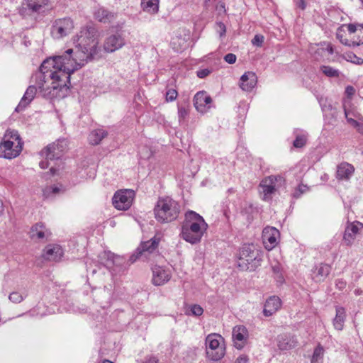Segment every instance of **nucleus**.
Instances as JSON below:
<instances>
[{
    "label": "nucleus",
    "mask_w": 363,
    "mask_h": 363,
    "mask_svg": "<svg viewBox=\"0 0 363 363\" xmlns=\"http://www.w3.org/2000/svg\"><path fill=\"white\" fill-rule=\"evenodd\" d=\"M236 55L233 53H228L224 56V60L228 64H234L236 62Z\"/></svg>",
    "instance_id": "nucleus-46"
},
{
    "label": "nucleus",
    "mask_w": 363,
    "mask_h": 363,
    "mask_svg": "<svg viewBox=\"0 0 363 363\" xmlns=\"http://www.w3.org/2000/svg\"><path fill=\"white\" fill-rule=\"evenodd\" d=\"M248 336V330L245 326H235L233 329V339L235 347L238 350H242L247 342Z\"/></svg>",
    "instance_id": "nucleus-16"
},
{
    "label": "nucleus",
    "mask_w": 363,
    "mask_h": 363,
    "mask_svg": "<svg viewBox=\"0 0 363 363\" xmlns=\"http://www.w3.org/2000/svg\"><path fill=\"white\" fill-rule=\"evenodd\" d=\"M347 30L350 33H357V40H352V47L363 45V24L350 23L347 24Z\"/></svg>",
    "instance_id": "nucleus-29"
},
{
    "label": "nucleus",
    "mask_w": 363,
    "mask_h": 363,
    "mask_svg": "<svg viewBox=\"0 0 363 363\" xmlns=\"http://www.w3.org/2000/svg\"><path fill=\"white\" fill-rule=\"evenodd\" d=\"M320 70L325 75L329 77H337L340 75L338 69H334L330 66L323 65L320 67Z\"/></svg>",
    "instance_id": "nucleus-38"
},
{
    "label": "nucleus",
    "mask_w": 363,
    "mask_h": 363,
    "mask_svg": "<svg viewBox=\"0 0 363 363\" xmlns=\"http://www.w3.org/2000/svg\"><path fill=\"white\" fill-rule=\"evenodd\" d=\"M9 298L11 302L14 303H19L23 300V296L17 291L11 293Z\"/></svg>",
    "instance_id": "nucleus-42"
},
{
    "label": "nucleus",
    "mask_w": 363,
    "mask_h": 363,
    "mask_svg": "<svg viewBox=\"0 0 363 363\" xmlns=\"http://www.w3.org/2000/svg\"><path fill=\"white\" fill-rule=\"evenodd\" d=\"M335 286L338 289L342 290L346 286V281L342 279H338L335 281Z\"/></svg>",
    "instance_id": "nucleus-48"
},
{
    "label": "nucleus",
    "mask_w": 363,
    "mask_h": 363,
    "mask_svg": "<svg viewBox=\"0 0 363 363\" xmlns=\"http://www.w3.org/2000/svg\"><path fill=\"white\" fill-rule=\"evenodd\" d=\"M345 59L356 65H362L363 59L357 57L355 54L352 52L346 53Z\"/></svg>",
    "instance_id": "nucleus-39"
},
{
    "label": "nucleus",
    "mask_w": 363,
    "mask_h": 363,
    "mask_svg": "<svg viewBox=\"0 0 363 363\" xmlns=\"http://www.w3.org/2000/svg\"><path fill=\"white\" fill-rule=\"evenodd\" d=\"M212 102V99L205 91L197 92L194 97V105L196 109L201 113L206 111L207 107Z\"/></svg>",
    "instance_id": "nucleus-18"
},
{
    "label": "nucleus",
    "mask_w": 363,
    "mask_h": 363,
    "mask_svg": "<svg viewBox=\"0 0 363 363\" xmlns=\"http://www.w3.org/2000/svg\"><path fill=\"white\" fill-rule=\"evenodd\" d=\"M160 241V238L154 236L149 240L142 242L138 247L136 253L130 257V260L134 262L146 253H152L157 248Z\"/></svg>",
    "instance_id": "nucleus-13"
},
{
    "label": "nucleus",
    "mask_w": 363,
    "mask_h": 363,
    "mask_svg": "<svg viewBox=\"0 0 363 363\" xmlns=\"http://www.w3.org/2000/svg\"><path fill=\"white\" fill-rule=\"evenodd\" d=\"M179 118L181 119H184L185 117L188 115V111L184 107H179L178 109Z\"/></svg>",
    "instance_id": "nucleus-49"
},
{
    "label": "nucleus",
    "mask_w": 363,
    "mask_h": 363,
    "mask_svg": "<svg viewBox=\"0 0 363 363\" xmlns=\"http://www.w3.org/2000/svg\"><path fill=\"white\" fill-rule=\"evenodd\" d=\"M308 189V187L304 184H300L294 190L293 193V197L298 199L299 198L303 193L306 192Z\"/></svg>",
    "instance_id": "nucleus-40"
},
{
    "label": "nucleus",
    "mask_w": 363,
    "mask_h": 363,
    "mask_svg": "<svg viewBox=\"0 0 363 363\" xmlns=\"http://www.w3.org/2000/svg\"><path fill=\"white\" fill-rule=\"evenodd\" d=\"M63 255L62 247L58 245H49L45 249L44 258L48 260L58 261Z\"/></svg>",
    "instance_id": "nucleus-28"
},
{
    "label": "nucleus",
    "mask_w": 363,
    "mask_h": 363,
    "mask_svg": "<svg viewBox=\"0 0 363 363\" xmlns=\"http://www.w3.org/2000/svg\"><path fill=\"white\" fill-rule=\"evenodd\" d=\"M354 172V167L352 164L342 162L337 166L336 178L338 180L348 181Z\"/></svg>",
    "instance_id": "nucleus-24"
},
{
    "label": "nucleus",
    "mask_w": 363,
    "mask_h": 363,
    "mask_svg": "<svg viewBox=\"0 0 363 363\" xmlns=\"http://www.w3.org/2000/svg\"><path fill=\"white\" fill-rule=\"evenodd\" d=\"M218 26L219 27V29H220V31H219L220 36L222 37L225 34L226 27H225V24L222 22L218 23Z\"/></svg>",
    "instance_id": "nucleus-52"
},
{
    "label": "nucleus",
    "mask_w": 363,
    "mask_h": 363,
    "mask_svg": "<svg viewBox=\"0 0 363 363\" xmlns=\"http://www.w3.org/2000/svg\"><path fill=\"white\" fill-rule=\"evenodd\" d=\"M143 10L150 14L157 13L159 11V0H141Z\"/></svg>",
    "instance_id": "nucleus-32"
},
{
    "label": "nucleus",
    "mask_w": 363,
    "mask_h": 363,
    "mask_svg": "<svg viewBox=\"0 0 363 363\" xmlns=\"http://www.w3.org/2000/svg\"><path fill=\"white\" fill-rule=\"evenodd\" d=\"M54 146L57 149V151L55 152V157H61L63 152L67 150L68 147L67 141L65 139H59L57 141L54 142Z\"/></svg>",
    "instance_id": "nucleus-36"
},
{
    "label": "nucleus",
    "mask_w": 363,
    "mask_h": 363,
    "mask_svg": "<svg viewBox=\"0 0 363 363\" xmlns=\"http://www.w3.org/2000/svg\"><path fill=\"white\" fill-rule=\"evenodd\" d=\"M345 310L343 307H336V315L333 319L334 328L337 330H342L345 320Z\"/></svg>",
    "instance_id": "nucleus-30"
},
{
    "label": "nucleus",
    "mask_w": 363,
    "mask_h": 363,
    "mask_svg": "<svg viewBox=\"0 0 363 363\" xmlns=\"http://www.w3.org/2000/svg\"><path fill=\"white\" fill-rule=\"evenodd\" d=\"M211 73L208 69H202L196 72V75L199 78L203 79L207 77Z\"/></svg>",
    "instance_id": "nucleus-47"
},
{
    "label": "nucleus",
    "mask_w": 363,
    "mask_h": 363,
    "mask_svg": "<svg viewBox=\"0 0 363 363\" xmlns=\"http://www.w3.org/2000/svg\"><path fill=\"white\" fill-rule=\"evenodd\" d=\"M45 160H42L39 163V166H40V167L41 169H46L50 164L49 161H51V160H47L45 157Z\"/></svg>",
    "instance_id": "nucleus-53"
},
{
    "label": "nucleus",
    "mask_w": 363,
    "mask_h": 363,
    "mask_svg": "<svg viewBox=\"0 0 363 363\" xmlns=\"http://www.w3.org/2000/svg\"><path fill=\"white\" fill-rule=\"evenodd\" d=\"M346 93L348 95H353L354 94V89L352 86H347Z\"/></svg>",
    "instance_id": "nucleus-57"
},
{
    "label": "nucleus",
    "mask_w": 363,
    "mask_h": 363,
    "mask_svg": "<svg viewBox=\"0 0 363 363\" xmlns=\"http://www.w3.org/2000/svg\"><path fill=\"white\" fill-rule=\"evenodd\" d=\"M324 354V349L320 344L315 348L313 354L311 357V363H318L319 360L323 359Z\"/></svg>",
    "instance_id": "nucleus-37"
},
{
    "label": "nucleus",
    "mask_w": 363,
    "mask_h": 363,
    "mask_svg": "<svg viewBox=\"0 0 363 363\" xmlns=\"http://www.w3.org/2000/svg\"><path fill=\"white\" fill-rule=\"evenodd\" d=\"M101 262L112 273L117 274L123 270L125 259L110 251H104L99 255Z\"/></svg>",
    "instance_id": "nucleus-10"
},
{
    "label": "nucleus",
    "mask_w": 363,
    "mask_h": 363,
    "mask_svg": "<svg viewBox=\"0 0 363 363\" xmlns=\"http://www.w3.org/2000/svg\"><path fill=\"white\" fill-rule=\"evenodd\" d=\"M144 363H158V359L155 357H149L146 358Z\"/></svg>",
    "instance_id": "nucleus-56"
},
{
    "label": "nucleus",
    "mask_w": 363,
    "mask_h": 363,
    "mask_svg": "<svg viewBox=\"0 0 363 363\" xmlns=\"http://www.w3.org/2000/svg\"><path fill=\"white\" fill-rule=\"evenodd\" d=\"M272 268L273 272L274 274H277L279 279V280L282 279L283 277L280 274V266H279V264H275V265L272 266Z\"/></svg>",
    "instance_id": "nucleus-50"
},
{
    "label": "nucleus",
    "mask_w": 363,
    "mask_h": 363,
    "mask_svg": "<svg viewBox=\"0 0 363 363\" xmlns=\"http://www.w3.org/2000/svg\"><path fill=\"white\" fill-rule=\"evenodd\" d=\"M74 28V23L71 18H64L56 20L51 29L53 38L60 39L71 33Z\"/></svg>",
    "instance_id": "nucleus-11"
},
{
    "label": "nucleus",
    "mask_w": 363,
    "mask_h": 363,
    "mask_svg": "<svg viewBox=\"0 0 363 363\" xmlns=\"http://www.w3.org/2000/svg\"><path fill=\"white\" fill-rule=\"evenodd\" d=\"M108 133L103 129H96L92 130L89 136V142L91 145H96L107 136Z\"/></svg>",
    "instance_id": "nucleus-33"
},
{
    "label": "nucleus",
    "mask_w": 363,
    "mask_h": 363,
    "mask_svg": "<svg viewBox=\"0 0 363 363\" xmlns=\"http://www.w3.org/2000/svg\"><path fill=\"white\" fill-rule=\"evenodd\" d=\"M248 362V357L246 355H240L238 359L235 360V363H247Z\"/></svg>",
    "instance_id": "nucleus-54"
},
{
    "label": "nucleus",
    "mask_w": 363,
    "mask_h": 363,
    "mask_svg": "<svg viewBox=\"0 0 363 363\" xmlns=\"http://www.w3.org/2000/svg\"><path fill=\"white\" fill-rule=\"evenodd\" d=\"M281 179L282 177L281 176H270L261 182L259 186L264 194V200H267L269 196L274 192L275 182L279 180L281 181Z\"/></svg>",
    "instance_id": "nucleus-20"
},
{
    "label": "nucleus",
    "mask_w": 363,
    "mask_h": 363,
    "mask_svg": "<svg viewBox=\"0 0 363 363\" xmlns=\"http://www.w3.org/2000/svg\"><path fill=\"white\" fill-rule=\"evenodd\" d=\"M50 235V231L46 228L45 225L42 223H38L33 225L30 231V237L33 240H47Z\"/></svg>",
    "instance_id": "nucleus-25"
},
{
    "label": "nucleus",
    "mask_w": 363,
    "mask_h": 363,
    "mask_svg": "<svg viewBox=\"0 0 363 363\" xmlns=\"http://www.w3.org/2000/svg\"><path fill=\"white\" fill-rule=\"evenodd\" d=\"M264 36L259 34L255 35L253 39L252 40V43L253 45L257 47H262L264 42Z\"/></svg>",
    "instance_id": "nucleus-45"
},
{
    "label": "nucleus",
    "mask_w": 363,
    "mask_h": 363,
    "mask_svg": "<svg viewBox=\"0 0 363 363\" xmlns=\"http://www.w3.org/2000/svg\"><path fill=\"white\" fill-rule=\"evenodd\" d=\"M345 27L347 28V25L342 24V26H340L337 28V31H336V38H337V39H338L340 40V42L342 44H343L346 46H348V47H352V40L350 41L349 40L344 38V33H345L344 28Z\"/></svg>",
    "instance_id": "nucleus-35"
},
{
    "label": "nucleus",
    "mask_w": 363,
    "mask_h": 363,
    "mask_svg": "<svg viewBox=\"0 0 363 363\" xmlns=\"http://www.w3.org/2000/svg\"><path fill=\"white\" fill-rule=\"evenodd\" d=\"M96 33L97 30L94 26H86L73 39L75 45L74 53L79 60L88 62L97 55L99 48Z\"/></svg>",
    "instance_id": "nucleus-3"
},
{
    "label": "nucleus",
    "mask_w": 363,
    "mask_h": 363,
    "mask_svg": "<svg viewBox=\"0 0 363 363\" xmlns=\"http://www.w3.org/2000/svg\"><path fill=\"white\" fill-rule=\"evenodd\" d=\"M281 307V300L278 296H273L267 299L263 313L266 317L271 316Z\"/></svg>",
    "instance_id": "nucleus-27"
},
{
    "label": "nucleus",
    "mask_w": 363,
    "mask_h": 363,
    "mask_svg": "<svg viewBox=\"0 0 363 363\" xmlns=\"http://www.w3.org/2000/svg\"><path fill=\"white\" fill-rule=\"evenodd\" d=\"M152 283L156 286H161L170 279V274L164 268L155 265L152 267Z\"/></svg>",
    "instance_id": "nucleus-21"
},
{
    "label": "nucleus",
    "mask_w": 363,
    "mask_h": 363,
    "mask_svg": "<svg viewBox=\"0 0 363 363\" xmlns=\"http://www.w3.org/2000/svg\"><path fill=\"white\" fill-rule=\"evenodd\" d=\"M177 96L178 93L177 90L170 89L166 92V101L168 102H172L177 99Z\"/></svg>",
    "instance_id": "nucleus-44"
},
{
    "label": "nucleus",
    "mask_w": 363,
    "mask_h": 363,
    "mask_svg": "<svg viewBox=\"0 0 363 363\" xmlns=\"http://www.w3.org/2000/svg\"><path fill=\"white\" fill-rule=\"evenodd\" d=\"M57 171H58V169H56L54 166H51L50 168V172L52 175L56 174Z\"/></svg>",
    "instance_id": "nucleus-58"
},
{
    "label": "nucleus",
    "mask_w": 363,
    "mask_h": 363,
    "mask_svg": "<svg viewBox=\"0 0 363 363\" xmlns=\"http://www.w3.org/2000/svg\"><path fill=\"white\" fill-rule=\"evenodd\" d=\"M279 231L274 227H267L263 230V242L265 248L267 250L273 249L278 244V238H279Z\"/></svg>",
    "instance_id": "nucleus-15"
},
{
    "label": "nucleus",
    "mask_w": 363,
    "mask_h": 363,
    "mask_svg": "<svg viewBox=\"0 0 363 363\" xmlns=\"http://www.w3.org/2000/svg\"><path fill=\"white\" fill-rule=\"evenodd\" d=\"M134 195L135 193L133 190L118 191L112 199L113 205L118 210H127L133 203Z\"/></svg>",
    "instance_id": "nucleus-12"
},
{
    "label": "nucleus",
    "mask_w": 363,
    "mask_h": 363,
    "mask_svg": "<svg viewBox=\"0 0 363 363\" xmlns=\"http://www.w3.org/2000/svg\"><path fill=\"white\" fill-rule=\"evenodd\" d=\"M0 150L3 153V157L6 159L15 158L20 154L22 150V143L16 130H6L0 144Z\"/></svg>",
    "instance_id": "nucleus-7"
},
{
    "label": "nucleus",
    "mask_w": 363,
    "mask_h": 363,
    "mask_svg": "<svg viewBox=\"0 0 363 363\" xmlns=\"http://www.w3.org/2000/svg\"><path fill=\"white\" fill-rule=\"evenodd\" d=\"M37 91L38 92V89L35 85H30L24 95L23 96L21 101L19 102L18 105L16 106L15 111L16 112H21L23 111L28 105L30 104V103L34 99Z\"/></svg>",
    "instance_id": "nucleus-22"
},
{
    "label": "nucleus",
    "mask_w": 363,
    "mask_h": 363,
    "mask_svg": "<svg viewBox=\"0 0 363 363\" xmlns=\"http://www.w3.org/2000/svg\"><path fill=\"white\" fill-rule=\"evenodd\" d=\"M211 1V0H205V4H206V6H208V4H209V2H210Z\"/></svg>",
    "instance_id": "nucleus-61"
},
{
    "label": "nucleus",
    "mask_w": 363,
    "mask_h": 363,
    "mask_svg": "<svg viewBox=\"0 0 363 363\" xmlns=\"http://www.w3.org/2000/svg\"><path fill=\"white\" fill-rule=\"evenodd\" d=\"M359 1L361 2L362 5L363 6V0H359Z\"/></svg>",
    "instance_id": "nucleus-63"
},
{
    "label": "nucleus",
    "mask_w": 363,
    "mask_h": 363,
    "mask_svg": "<svg viewBox=\"0 0 363 363\" xmlns=\"http://www.w3.org/2000/svg\"><path fill=\"white\" fill-rule=\"evenodd\" d=\"M50 189H52V192L53 194L58 193L60 191V189L57 186H52V187H50Z\"/></svg>",
    "instance_id": "nucleus-60"
},
{
    "label": "nucleus",
    "mask_w": 363,
    "mask_h": 363,
    "mask_svg": "<svg viewBox=\"0 0 363 363\" xmlns=\"http://www.w3.org/2000/svg\"><path fill=\"white\" fill-rule=\"evenodd\" d=\"M54 145L53 143L48 145L46 147L42 150L40 155L47 160H50L51 161L55 160H58L60 157H55V152L57 151V149L55 148L56 146L53 147Z\"/></svg>",
    "instance_id": "nucleus-34"
},
{
    "label": "nucleus",
    "mask_w": 363,
    "mask_h": 363,
    "mask_svg": "<svg viewBox=\"0 0 363 363\" xmlns=\"http://www.w3.org/2000/svg\"><path fill=\"white\" fill-rule=\"evenodd\" d=\"M48 3V0H23L18 13L23 18H33Z\"/></svg>",
    "instance_id": "nucleus-9"
},
{
    "label": "nucleus",
    "mask_w": 363,
    "mask_h": 363,
    "mask_svg": "<svg viewBox=\"0 0 363 363\" xmlns=\"http://www.w3.org/2000/svg\"><path fill=\"white\" fill-rule=\"evenodd\" d=\"M257 82V77L253 72H246L240 77V87L245 91H251Z\"/></svg>",
    "instance_id": "nucleus-23"
},
{
    "label": "nucleus",
    "mask_w": 363,
    "mask_h": 363,
    "mask_svg": "<svg viewBox=\"0 0 363 363\" xmlns=\"http://www.w3.org/2000/svg\"><path fill=\"white\" fill-rule=\"evenodd\" d=\"M359 133L363 135V124L359 123V125L356 127Z\"/></svg>",
    "instance_id": "nucleus-59"
},
{
    "label": "nucleus",
    "mask_w": 363,
    "mask_h": 363,
    "mask_svg": "<svg viewBox=\"0 0 363 363\" xmlns=\"http://www.w3.org/2000/svg\"><path fill=\"white\" fill-rule=\"evenodd\" d=\"M208 227L203 218L193 211L185 213V219L182 226L181 235L184 240L191 244L199 242Z\"/></svg>",
    "instance_id": "nucleus-4"
},
{
    "label": "nucleus",
    "mask_w": 363,
    "mask_h": 363,
    "mask_svg": "<svg viewBox=\"0 0 363 363\" xmlns=\"http://www.w3.org/2000/svg\"><path fill=\"white\" fill-rule=\"evenodd\" d=\"M296 5L302 10H304L306 7V4L304 0H297Z\"/></svg>",
    "instance_id": "nucleus-55"
},
{
    "label": "nucleus",
    "mask_w": 363,
    "mask_h": 363,
    "mask_svg": "<svg viewBox=\"0 0 363 363\" xmlns=\"http://www.w3.org/2000/svg\"><path fill=\"white\" fill-rule=\"evenodd\" d=\"M179 213V203L169 196L160 197L154 208L155 218L161 223L175 220Z\"/></svg>",
    "instance_id": "nucleus-5"
},
{
    "label": "nucleus",
    "mask_w": 363,
    "mask_h": 363,
    "mask_svg": "<svg viewBox=\"0 0 363 363\" xmlns=\"http://www.w3.org/2000/svg\"><path fill=\"white\" fill-rule=\"evenodd\" d=\"M362 228H363V223L360 222L348 223L345 228L343 235V244L347 246L352 245L359 229Z\"/></svg>",
    "instance_id": "nucleus-14"
},
{
    "label": "nucleus",
    "mask_w": 363,
    "mask_h": 363,
    "mask_svg": "<svg viewBox=\"0 0 363 363\" xmlns=\"http://www.w3.org/2000/svg\"><path fill=\"white\" fill-rule=\"evenodd\" d=\"M125 45V40L119 33L109 35L105 40L104 48L107 52H113Z\"/></svg>",
    "instance_id": "nucleus-17"
},
{
    "label": "nucleus",
    "mask_w": 363,
    "mask_h": 363,
    "mask_svg": "<svg viewBox=\"0 0 363 363\" xmlns=\"http://www.w3.org/2000/svg\"><path fill=\"white\" fill-rule=\"evenodd\" d=\"M306 143V138L304 135H298L294 141V146L296 148L303 147Z\"/></svg>",
    "instance_id": "nucleus-41"
},
{
    "label": "nucleus",
    "mask_w": 363,
    "mask_h": 363,
    "mask_svg": "<svg viewBox=\"0 0 363 363\" xmlns=\"http://www.w3.org/2000/svg\"><path fill=\"white\" fill-rule=\"evenodd\" d=\"M298 341L294 335L291 334H281L277 337V347L281 350H289L294 348Z\"/></svg>",
    "instance_id": "nucleus-26"
},
{
    "label": "nucleus",
    "mask_w": 363,
    "mask_h": 363,
    "mask_svg": "<svg viewBox=\"0 0 363 363\" xmlns=\"http://www.w3.org/2000/svg\"><path fill=\"white\" fill-rule=\"evenodd\" d=\"M329 52H330V53H333V48H330V49L329 50Z\"/></svg>",
    "instance_id": "nucleus-62"
},
{
    "label": "nucleus",
    "mask_w": 363,
    "mask_h": 363,
    "mask_svg": "<svg viewBox=\"0 0 363 363\" xmlns=\"http://www.w3.org/2000/svg\"><path fill=\"white\" fill-rule=\"evenodd\" d=\"M94 18L101 23H109L114 18V14L108 10L100 8L94 12Z\"/></svg>",
    "instance_id": "nucleus-31"
},
{
    "label": "nucleus",
    "mask_w": 363,
    "mask_h": 363,
    "mask_svg": "<svg viewBox=\"0 0 363 363\" xmlns=\"http://www.w3.org/2000/svg\"><path fill=\"white\" fill-rule=\"evenodd\" d=\"M67 77L64 72H52L50 69L41 70L34 74L33 78L35 84L38 86V94L47 99H52L56 97H60L59 92L62 89H69L70 82L65 81L63 77Z\"/></svg>",
    "instance_id": "nucleus-1"
},
{
    "label": "nucleus",
    "mask_w": 363,
    "mask_h": 363,
    "mask_svg": "<svg viewBox=\"0 0 363 363\" xmlns=\"http://www.w3.org/2000/svg\"><path fill=\"white\" fill-rule=\"evenodd\" d=\"M331 267L329 264L320 263L311 270V278L315 282L323 281L330 274Z\"/></svg>",
    "instance_id": "nucleus-19"
},
{
    "label": "nucleus",
    "mask_w": 363,
    "mask_h": 363,
    "mask_svg": "<svg viewBox=\"0 0 363 363\" xmlns=\"http://www.w3.org/2000/svg\"><path fill=\"white\" fill-rule=\"evenodd\" d=\"M345 116H346V118H347V121L350 123H351L354 127H357V125H359V123L358 121H357L356 120L352 119L351 118H348V116H347L348 113H347V111L346 108H345Z\"/></svg>",
    "instance_id": "nucleus-51"
},
{
    "label": "nucleus",
    "mask_w": 363,
    "mask_h": 363,
    "mask_svg": "<svg viewBox=\"0 0 363 363\" xmlns=\"http://www.w3.org/2000/svg\"><path fill=\"white\" fill-rule=\"evenodd\" d=\"M262 261L261 256L252 244H245L240 248L238 258V267L242 271H254Z\"/></svg>",
    "instance_id": "nucleus-6"
},
{
    "label": "nucleus",
    "mask_w": 363,
    "mask_h": 363,
    "mask_svg": "<svg viewBox=\"0 0 363 363\" xmlns=\"http://www.w3.org/2000/svg\"><path fill=\"white\" fill-rule=\"evenodd\" d=\"M191 314L195 316H200L203 313V308L198 304L192 305L190 308Z\"/></svg>",
    "instance_id": "nucleus-43"
},
{
    "label": "nucleus",
    "mask_w": 363,
    "mask_h": 363,
    "mask_svg": "<svg viewBox=\"0 0 363 363\" xmlns=\"http://www.w3.org/2000/svg\"><path fill=\"white\" fill-rule=\"evenodd\" d=\"M87 62L86 60H79L75 55L74 49L67 50L63 55L55 56L48 58L41 64V70L45 69H50L52 72H64L67 77L63 79L70 82L71 74L76 70L80 69Z\"/></svg>",
    "instance_id": "nucleus-2"
},
{
    "label": "nucleus",
    "mask_w": 363,
    "mask_h": 363,
    "mask_svg": "<svg viewBox=\"0 0 363 363\" xmlns=\"http://www.w3.org/2000/svg\"><path fill=\"white\" fill-rule=\"evenodd\" d=\"M220 338L221 336L215 333L208 335L206 338V353L213 361L220 360L225 354V348L220 345Z\"/></svg>",
    "instance_id": "nucleus-8"
}]
</instances>
